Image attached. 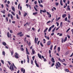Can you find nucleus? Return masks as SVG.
<instances>
[{
    "mask_svg": "<svg viewBox=\"0 0 73 73\" xmlns=\"http://www.w3.org/2000/svg\"><path fill=\"white\" fill-rule=\"evenodd\" d=\"M61 65V63H60L59 62L56 63V64L55 65V66H56V69H58L60 67V66Z\"/></svg>",
    "mask_w": 73,
    "mask_h": 73,
    "instance_id": "f257e3e1",
    "label": "nucleus"
},
{
    "mask_svg": "<svg viewBox=\"0 0 73 73\" xmlns=\"http://www.w3.org/2000/svg\"><path fill=\"white\" fill-rule=\"evenodd\" d=\"M15 66V64H14V63L13 64V65H11L10 66V67H9V69L10 70H11V72H12V70H14V67H13V66Z\"/></svg>",
    "mask_w": 73,
    "mask_h": 73,
    "instance_id": "f03ea898",
    "label": "nucleus"
},
{
    "mask_svg": "<svg viewBox=\"0 0 73 73\" xmlns=\"http://www.w3.org/2000/svg\"><path fill=\"white\" fill-rule=\"evenodd\" d=\"M15 57L16 58H19V54L15 52Z\"/></svg>",
    "mask_w": 73,
    "mask_h": 73,
    "instance_id": "7ed1b4c3",
    "label": "nucleus"
},
{
    "mask_svg": "<svg viewBox=\"0 0 73 73\" xmlns=\"http://www.w3.org/2000/svg\"><path fill=\"white\" fill-rule=\"evenodd\" d=\"M9 32H8L7 33V36L8 38L11 37L12 36V35L11 34H9Z\"/></svg>",
    "mask_w": 73,
    "mask_h": 73,
    "instance_id": "20e7f679",
    "label": "nucleus"
},
{
    "mask_svg": "<svg viewBox=\"0 0 73 73\" xmlns=\"http://www.w3.org/2000/svg\"><path fill=\"white\" fill-rule=\"evenodd\" d=\"M51 44V41H49L47 42V45L48 46H49Z\"/></svg>",
    "mask_w": 73,
    "mask_h": 73,
    "instance_id": "39448f33",
    "label": "nucleus"
},
{
    "mask_svg": "<svg viewBox=\"0 0 73 73\" xmlns=\"http://www.w3.org/2000/svg\"><path fill=\"white\" fill-rule=\"evenodd\" d=\"M35 63L37 67H38H38H39V66L38 65V64H37V60H35Z\"/></svg>",
    "mask_w": 73,
    "mask_h": 73,
    "instance_id": "423d86ee",
    "label": "nucleus"
},
{
    "mask_svg": "<svg viewBox=\"0 0 73 73\" xmlns=\"http://www.w3.org/2000/svg\"><path fill=\"white\" fill-rule=\"evenodd\" d=\"M27 62L29 63V56L28 55H27Z\"/></svg>",
    "mask_w": 73,
    "mask_h": 73,
    "instance_id": "0eeeda50",
    "label": "nucleus"
},
{
    "mask_svg": "<svg viewBox=\"0 0 73 73\" xmlns=\"http://www.w3.org/2000/svg\"><path fill=\"white\" fill-rule=\"evenodd\" d=\"M26 54L29 55V52H28V48H26Z\"/></svg>",
    "mask_w": 73,
    "mask_h": 73,
    "instance_id": "6e6552de",
    "label": "nucleus"
},
{
    "mask_svg": "<svg viewBox=\"0 0 73 73\" xmlns=\"http://www.w3.org/2000/svg\"><path fill=\"white\" fill-rule=\"evenodd\" d=\"M38 56L39 58H40V59L42 60V58L41 57V55H40V54H38Z\"/></svg>",
    "mask_w": 73,
    "mask_h": 73,
    "instance_id": "1a4fd4ad",
    "label": "nucleus"
},
{
    "mask_svg": "<svg viewBox=\"0 0 73 73\" xmlns=\"http://www.w3.org/2000/svg\"><path fill=\"white\" fill-rule=\"evenodd\" d=\"M70 6L68 5L67 6V9L68 10V11H70Z\"/></svg>",
    "mask_w": 73,
    "mask_h": 73,
    "instance_id": "9d476101",
    "label": "nucleus"
},
{
    "mask_svg": "<svg viewBox=\"0 0 73 73\" xmlns=\"http://www.w3.org/2000/svg\"><path fill=\"white\" fill-rule=\"evenodd\" d=\"M51 61H52V62L53 63L55 62V61H54V58H53V57L52 58Z\"/></svg>",
    "mask_w": 73,
    "mask_h": 73,
    "instance_id": "9b49d317",
    "label": "nucleus"
},
{
    "mask_svg": "<svg viewBox=\"0 0 73 73\" xmlns=\"http://www.w3.org/2000/svg\"><path fill=\"white\" fill-rule=\"evenodd\" d=\"M66 16V15L65 14H64L62 15V17L63 18H65Z\"/></svg>",
    "mask_w": 73,
    "mask_h": 73,
    "instance_id": "f8f14e48",
    "label": "nucleus"
},
{
    "mask_svg": "<svg viewBox=\"0 0 73 73\" xmlns=\"http://www.w3.org/2000/svg\"><path fill=\"white\" fill-rule=\"evenodd\" d=\"M12 9L13 12H15V7H13V6L12 7Z\"/></svg>",
    "mask_w": 73,
    "mask_h": 73,
    "instance_id": "ddd939ff",
    "label": "nucleus"
},
{
    "mask_svg": "<svg viewBox=\"0 0 73 73\" xmlns=\"http://www.w3.org/2000/svg\"><path fill=\"white\" fill-rule=\"evenodd\" d=\"M60 3L61 6H62V5H63V4L62 3V0H60Z\"/></svg>",
    "mask_w": 73,
    "mask_h": 73,
    "instance_id": "4468645a",
    "label": "nucleus"
},
{
    "mask_svg": "<svg viewBox=\"0 0 73 73\" xmlns=\"http://www.w3.org/2000/svg\"><path fill=\"white\" fill-rule=\"evenodd\" d=\"M32 53L33 54H34L35 53V51L34 50V49H33L32 50Z\"/></svg>",
    "mask_w": 73,
    "mask_h": 73,
    "instance_id": "2eb2a0df",
    "label": "nucleus"
},
{
    "mask_svg": "<svg viewBox=\"0 0 73 73\" xmlns=\"http://www.w3.org/2000/svg\"><path fill=\"white\" fill-rule=\"evenodd\" d=\"M2 44L3 45H4V46H6V45H7V44L5 42H3Z\"/></svg>",
    "mask_w": 73,
    "mask_h": 73,
    "instance_id": "dca6fc26",
    "label": "nucleus"
},
{
    "mask_svg": "<svg viewBox=\"0 0 73 73\" xmlns=\"http://www.w3.org/2000/svg\"><path fill=\"white\" fill-rule=\"evenodd\" d=\"M42 12H43V13H46V10L45 9H44V10H41Z\"/></svg>",
    "mask_w": 73,
    "mask_h": 73,
    "instance_id": "f3484780",
    "label": "nucleus"
},
{
    "mask_svg": "<svg viewBox=\"0 0 73 73\" xmlns=\"http://www.w3.org/2000/svg\"><path fill=\"white\" fill-rule=\"evenodd\" d=\"M27 15H28V13H25L24 15V17H26V16H27Z\"/></svg>",
    "mask_w": 73,
    "mask_h": 73,
    "instance_id": "a211bd4d",
    "label": "nucleus"
},
{
    "mask_svg": "<svg viewBox=\"0 0 73 73\" xmlns=\"http://www.w3.org/2000/svg\"><path fill=\"white\" fill-rule=\"evenodd\" d=\"M70 14H68V19H70Z\"/></svg>",
    "mask_w": 73,
    "mask_h": 73,
    "instance_id": "6ab92c4d",
    "label": "nucleus"
},
{
    "mask_svg": "<svg viewBox=\"0 0 73 73\" xmlns=\"http://www.w3.org/2000/svg\"><path fill=\"white\" fill-rule=\"evenodd\" d=\"M56 27H55L54 29H53V30H52V32H54V31H55V29H56Z\"/></svg>",
    "mask_w": 73,
    "mask_h": 73,
    "instance_id": "aec40b11",
    "label": "nucleus"
},
{
    "mask_svg": "<svg viewBox=\"0 0 73 73\" xmlns=\"http://www.w3.org/2000/svg\"><path fill=\"white\" fill-rule=\"evenodd\" d=\"M37 13H38L37 12L33 13V15H36V14H37Z\"/></svg>",
    "mask_w": 73,
    "mask_h": 73,
    "instance_id": "412c9836",
    "label": "nucleus"
},
{
    "mask_svg": "<svg viewBox=\"0 0 73 73\" xmlns=\"http://www.w3.org/2000/svg\"><path fill=\"white\" fill-rule=\"evenodd\" d=\"M67 40V37H66L64 39V42H65V41H66Z\"/></svg>",
    "mask_w": 73,
    "mask_h": 73,
    "instance_id": "4be33fe9",
    "label": "nucleus"
},
{
    "mask_svg": "<svg viewBox=\"0 0 73 73\" xmlns=\"http://www.w3.org/2000/svg\"><path fill=\"white\" fill-rule=\"evenodd\" d=\"M62 22H61L60 23V26L61 28H62Z\"/></svg>",
    "mask_w": 73,
    "mask_h": 73,
    "instance_id": "5701e85b",
    "label": "nucleus"
},
{
    "mask_svg": "<svg viewBox=\"0 0 73 73\" xmlns=\"http://www.w3.org/2000/svg\"><path fill=\"white\" fill-rule=\"evenodd\" d=\"M34 8L35 9V10L36 11V12H37V11H38V10H37V9H36V7H35L34 6Z\"/></svg>",
    "mask_w": 73,
    "mask_h": 73,
    "instance_id": "b1692460",
    "label": "nucleus"
},
{
    "mask_svg": "<svg viewBox=\"0 0 73 73\" xmlns=\"http://www.w3.org/2000/svg\"><path fill=\"white\" fill-rule=\"evenodd\" d=\"M36 38H35V41L36 44H37V40H36Z\"/></svg>",
    "mask_w": 73,
    "mask_h": 73,
    "instance_id": "393cba45",
    "label": "nucleus"
},
{
    "mask_svg": "<svg viewBox=\"0 0 73 73\" xmlns=\"http://www.w3.org/2000/svg\"><path fill=\"white\" fill-rule=\"evenodd\" d=\"M58 52H60V47H58Z\"/></svg>",
    "mask_w": 73,
    "mask_h": 73,
    "instance_id": "a878e982",
    "label": "nucleus"
},
{
    "mask_svg": "<svg viewBox=\"0 0 73 73\" xmlns=\"http://www.w3.org/2000/svg\"><path fill=\"white\" fill-rule=\"evenodd\" d=\"M48 28H46V29L44 31V32H46V31L48 30Z\"/></svg>",
    "mask_w": 73,
    "mask_h": 73,
    "instance_id": "bb28decb",
    "label": "nucleus"
},
{
    "mask_svg": "<svg viewBox=\"0 0 73 73\" xmlns=\"http://www.w3.org/2000/svg\"><path fill=\"white\" fill-rule=\"evenodd\" d=\"M65 71H66V72H69V70H68V69H66L65 70Z\"/></svg>",
    "mask_w": 73,
    "mask_h": 73,
    "instance_id": "cd10ccee",
    "label": "nucleus"
},
{
    "mask_svg": "<svg viewBox=\"0 0 73 73\" xmlns=\"http://www.w3.org/2000/svg\"><path fill=\"white\" fill-rule=\"evenodd\" d=\"M51 30H52L51 28L50 27L49 29H48V32H50V31H51Z\"/></svg>",
    "mask_w": 73,
    "mask_h": 73,
    "instance_id": "c85d7f7f",
    "label": "nucleus"
},
{
    "mask_svg": "<svg viewBox=\"0 0 73 73\" xmlns=\"http://www.w3.org/2000/svg\"><path fill=\"white\" fill-rule=\"evenodd\" d=\"M53 45H51L50 47V50H52V48H53Z\"/></svg>",
    "mask_w": 73,
    "mask_h": 73,
    "instance_id": "c756f323",
    "label": "nucleus"
},
{
    "mask_svg": "<svg viewBox=\"0 0 73 73\" xmlns=\"http://www.w3.org/2000/svg\"><path fill=\"white\" fill-rule=\"evenodd\" d=\"M11 13L12 14V15H13V16H15V14L14 12H13V11H11Z\"/></svg>",
    "mask_w": 73,
    "mask_h": 73,
    "instance_id": "7c9ffc66",
    "label": "nucleus"
},
{
    "mask_svg": "<svg viewBox=\"0 0 73 73\" xmlns=\"http://www.w3.org/2000/svg\"><path fill=\"white\" fill-rule=\"evenodd\" d=\"M5 51H3L2 52V54L3 56H5Z\"/></svg>",
    "mask_w": 73,
    "mask_h": 73,
    "instance_id": "2f4dec72",
    "label": "nucleus"
},
{
    "mask_svg": "<svg viewBox=\"0 0 73 73\" xmlns=\"http://www.w3.org/2000/svg\"><path fill=\"white\" fill-rule=\"evenodd\" d=\"M22 33V32H20L17 34V35H21Z\"/></svg>",
    "mask_w": 73,
    "mask_h": 73,
    "instance_id": "473e14b6",
    "label": "nucleus"
},
{
    "mask_svg": "<svg viewBox=\"0 0 73 73\" xmlns=\"http://www.w3.org/2000/svg\"><path fill=\"white\" fill-rule=\"evenodd\" d=\"M5 20L7 21H8V17H7L6 18Z\"/></svg>",
    "mask_w": 73,
    "mask_h": 73,
    "instance_id": "72a5a7b5",
    "label": "nucleus"
},
{
    "mask_svg": "<svg viewBox=\"0 0 73 73\" xmlns=\"http://www.w3.org/2000/svg\"><path fill=\"white\" fill-rule=\"evenodd\" d=\"M31 64L32 65H33V60H31Z\"/></svg>",
    "mask_w": 73,
    "mask_h": 73,
    "instance_id": "f704fd0d",
    "label": "nucleus"
},
{
    "mask_svg": "<svg viewBox=\"0 0 73 73\" xmlns=\"http://www.w3.org/2000/svg\"><path fill=\"white\" fill-rule=\"evenodd\" d=\"M39 6H40V7H42H42H43V6L41 4H39Z\"/></svg>",
    "mask_w": 73,
    "mask_h": 73,
    "instance_id": "c9c22d12",
    "label": "nucleus"
},
{
    "mask_svg": "<svg viewBox=\"0 0 73 73\" xmlns=\"http://www.w3.org/2000/svg\"><path fill=\"white\" fill-rule=\"evenodd\" d=\"M54 27V25H53L51 26V27H50L51 28H53V27Z\"/></svg>",
    "mask_w": 73,
    "mask_h": 73,
    "instance_id": "e433bc0d",
    "label": "nucleus"
},
{
    "mask_svg": "<svg viewBox=\"0 0 73 73\" xmlns=\"http://www.w3.org/2000/svg\"><path fill=\"white\" fill-rule=\"evenodd\" d=\"M21 50L22 51H24V48H21Z\"/></svg>",
    "mask_w": 73,
    "mask_h": 73,
    "instance_id": "4c0bfd02",
    "label": "nucleus"
},
{
    "mask_svg": "<svg viewBox=\"0 0 73 73\" xmlns=\"http://www.w3.org/2000/svg\"><path fill=\"white\" fill-rule=\"evenodd\" d=\"M70 28H69L67 30V31H66V33H68V31H69V30H70Z\"/></svg>",
    "mask_w": 73,
    "mask_h": 73,
    "instance_id": "58836bf2",
    "label": "nucleus"
},
{
    "mask_svg": "<svg viewBox=\"0 0 73 73\" xmlns=\"http://www.w3.org/2000/svg\"><path fill=\"white\" fill-rule=\"evenodd\" d=\"M56 24H57V27H58V25H59V23H58V22H56Z\"/></svg>",
    "mask_w": 73,
    "mask_h": 73,
    "instance_id": "ea45409f",
    "label": "nucleus"
},
{
    "mask_svg": "<svg viewBox=\"0 0 73 73\" xmlns=\"http://www.w3.org/2000/svg\"><path fill=\"white\" fill-rule=\"evenodd\" d=\"M13 51H12L11 52V56H13Z\"/></svg>",
    "mask_w": 73,
    "mask_h": 73,
    "instance_id": "a19ab883",
    "label": "nucleus"
},
{
    "mask_svg": "<svg viewBox=\"0 0 73 73\" xmlns=\"http://www.w3.org/2000/svg\"><path fill=\"white\" fill-rule=\"evenodd\" d=\"M55 5L56 6H57V5H58V3H55Z\"/></svg>",
    "mask_w": 73,
    "mask_h": 73,
    "instance_id": "79ce46f5",
    "label": "nucleus"
},
{
    "mask_svg": "<svg viewBox=\"0 0 73 73\" xmlns=\"http://www.w3.org/2000/svg\"><path fill=\"white\" fill-rule=\"evenodd\" d=\"M11 19H13V16L12 15H11Z\"/></svg>",
    "mask_w": 73,
    "mask_h": 73,
    "instance_id": "37998d69",
    "label": "nucleus"
},
{
    "mask_svg": "<svg viewBox=\"0 0 73 73\" xmlns=\"http://www.w3.org/2000/svg\"><path fill=\"white\" fill-rule=\"evenodd\" d=\"M67 20H68V18H67V17L65 18V21H66Z\"/></svg>",
    "mask_w": 73,
    "mask_h": 73,
    "instance_id": "c03bdc74",
    "label": "nucleus"
},
{
    "mask_svg": "<svg viewBox=\"0 0 73 73\" xmlns=\"http://www.w3.org/2000/svg\"><path fill=\"white\" fill-rule=\"evenodd\" d=\"M61 42L62 43H63V42H64V39L63 38L62 39Z\"/></svg>",
    "mask_w": 73,
    "mask_h": 73,
    "instance_id": "a18cd8bd",
    "label": "nucleus"
},
{
    "mask_svg": "<svg viewBox=\"0 0 73 73\" xmlns=\"http://www.w3.org/2000/svg\"><path fill=\"white\" fill-rule=\"evenodd\" d=\"M16 16H17V19H19V17L18 16V15L17 14Z\"/></svg>",
    "mask_w": 73,
    "mask_h": 73,
    "instance_id": "49530a36",
    "label": "nucleus"
},
{
    "mask_svg": "<svg viewBox=\"0 0 73 73\" xmlns=\"http://www.w3.org/2000/svg\"><path fill=\"white\" fill-rule=\"evenodd\" d=\"M7 62L9 65H10L11 64V62H9V61H7Z\"/></svg>",
    "mask_w": 73,
    "mask_h": 73,
    "instance_id": "de8ad7c7",
    "label": "nucleus"
},
{
    "mask_svg": "<svg viewBox=\"0 0 73 73\" xmlns=\"http://www.w3.org/2000/svg\"><path fill=\"white\" fill-rule=\"evenodd\" d=\"M1 62L3 64H4V61L3 60H1Z\"/></svg>",
    "mask_w": 73,
    "mask_h": 73,
    "instance_id": "09e8293b",
    "label": "nucleus"
},
{
    "mask_svg": "<svg viewBox=\"0 0 73 73\" xmlns=\"http://www.w3.org/2000/svg\"><path fill=\"white\" fill-rule=\"evenodd\" d=\"M23 69H24V68H21V72H23Z\"/></svg>",
    "mask_w": 73,
    "mask_h": 73,
    "instance_id": "8fccbe9b",
    "label": "nucleus"
},
{
    "mask_svg": "<svg viewBox=\"0 0 73 73\" xmlns=\"http://www.w3.org/2000/svg\"><path fill=\"white\" fill-rule=\"evenodd\" d=\"M40 44L41 45V46H43V44H42L41 42H40Z\"/></svg>",
    "mask_w": 73,
    "mask_h": 73,
    "instance_id": "3c124183",
    "label": "nucleus"
},
{
    "mask_svg": "<svg viewBox=\"0 0 73 73\" xmlns=\"http://www.w3.org/2000/svg\"><path fill=\"white\" fill-rule=\"evenodd\" d=\"M49 54H51V50H49Z\"/></svg>",
    "mask_w": 73,
    "mask_h": 73,
    "instance_id": "603ef678",
    "label": "nucleus"
},
{
    "mask_svg": "<svg viewBox=\"0 0 73 73\" xmlns=\"http://www.w3.org/2000/svg\"><path fill=\"white\" fill-rule=\"evenodd\" d=\"M51 14H50L48 16V17H50V18H51Z\"/></svg>",
    "mask_w": 73,
    "mask_h": 73,
    "instance_id": "864d4df0",
    "label": "nucleus"
},
{
    "mask_svg": "<svg viewBox=\"0 0 73 73\" xmlns=\"http://www.w3.org/2000/svg\"><path fill=\"white\" fill-rule=\"evenodd\" d=\"M51 21H49L48 22H47V24H49V23H50Z\"/></svg>",
    "mask_w": 73,
    "mask_h": 73,
    "instance_id": "5fc2aeb1",
    "label": "nucleus"
},
{
    "mask_svg": "<svg viewBox=\"0 0 73 73\" xmlns=\"http://www.w3.org/2000/svg\"><path fill=\"white\" fill-rule=\"evenodd\" d=\"M60 28V27H58V28H57L56 29V31H57L58 30V29H59V28Z\"/></svg>",
    "mask_w": 73,
    "mask_h": 73,
    "instance_id": "6e6d98bb",
    "label": "nucleus"
},
{
    "mask_svg": "<svg viewBox=\"0 0 73 73\" xmlns=\"http://www.w3.org/2000/svg\"><path fill=\"white\" fill-rule=\"evenodd\" d=\"M20 4H19L18 6V9H19L20 8Z\"/></svg>",
    "mask_w": 73,
    "mask_h": 73,
    "instance_id": "4d7b16f0",
    "label": "nucleus"
},
{
    "mask_svg": "<svg viewBox=\"0 0 73 73\" xmlns=\"http://www.w3.org/2000/svg\"><path fill=\"white\" fill-rule=\"evenodd\" d=\"M58 60L59 61H60V62H61V59H60V58H58Z\"/></svg>",
    "mask_w": 73,
    "mask_h": 73,
    "instance_id": "13d9d810",
    "label": "nucleus"
},
{
    "mask_svg": "<svg viewBox=\"0 0 73 73\" xmlns=\"http://www.w3.org/2000/svg\"><path fill=\"white\" fill-rule=\"evenodd\" d=\"M54 63H52V64L51 67H52V66H54Z\"/></svg>",
    "mask_w": 73,
    "mask_h": 73,
    "instance_id": "bf43d9fd",
    "label": "nucleus"
},
{
    "mask_svg": "<svg viewBox=\"0 0 73 73\" xmlns=\"http://www.w3.org/2000/svg\"><path fill=\"white\" fill-rule=\"evenodd\" d=\"M10 32L11 33H13V32L12 31V30H10Z\"/></svg>",
    "mask_w": 73,
    "mask_h": 73,
    "instance_id": "052dcab7",
    "label": "nucleus"
},
{
    "mask_svg": "<svg viewBox=\"0 0 73 73\" xmlns=\"http://www.w3.org/2000/svg\"><path fill=\"white\" fill-rule=\"evenodd\" d=\"M54 32L52 33L51 34V36H53V35H54Z\"/></svg>",
    "mask_w": 73,
    "mask_h": 73,
    "instance_id": "680f3d73",
    "label": "nucleus"
},
{
    "mask_svg": "<svg viewBox=\"0 0 73 73\" xmlns=\"http://www.w3.org/2000/svg\"><path fill=\"white\" fill-rule=\"evenodd\" d=\"M46 13L48 15H50V13H49L48 12H46Z\"/></svg>",
    "mask_w": 73,
    "mask_h": 73,
    "instance_id": "e2e57ef3",
    "label": "nucleus"
},
{
    "mask_svg": "<svg viewBox=\"0 0 73 73\" xmlns=\"http://www.w3.org/2000/svg\"><path fill=\"white\" fill-rule=\"evenodd\" d=\"M56 46H57L56 45V46H55L54 47V50H56Z\"/></svg>",
    "mask_w": 73,
    "mask_h": 73,
    "instance_id": "0e129e2a",
    "label": "nucleus"
},
{
    "mask_svg": "<svg viewBox=\"0 0 73 73\" xmlns=\"http://www.w3.org/2000/svg\"><path fill=\"white\" fill-rule=\"evenodd\" d=\"M62 36V34L61 33L59 35V36Z\"/></svg>",
    "mask_w": 73,
    "mask_h": 73,
    "instance_id": "69168bd1",
    "label": "nucleus"
},
{
    "mask_svg": "<svg viewBox=\"0 0 73 73\" xmlns=\"http://www.w3.org/2000/svg\"><path fill=\"white\" fill-rule=\"evenodd\" d=\"M34 4H36L37 1H35V2H34Z\"/></svg>",
    "mask_w": 73,
    "mask_h": 73,
    "instance_id": "338daca9",
    "label": "nucleus"
},
{
    "mask_svg": "<svg viewBox=\"0 0 73 73\" xmlns=\"http://www.w3.org/2000/svg\"><path fill=\"white\" fill-rule=\"evenodd\" d=\"M73 52L72 53V54L70 56V57H72V56H73Z\"/></svg>",
    "mask_w": 73,
    "mask_h": 73,
    "instance_id": "774afa93",
    "label": "nucleus"
}]
</instances>
